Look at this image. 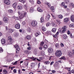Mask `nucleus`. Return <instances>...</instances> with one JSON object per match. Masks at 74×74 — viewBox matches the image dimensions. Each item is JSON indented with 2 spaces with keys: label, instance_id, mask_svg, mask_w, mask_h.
I'll return each mask as SVG.
<instances>
[{
  "label": "nucleus",
  "instance_id": "1",
  "mask_svg": "<svg viewBox=\"0 0 74 74\" xmlns=\"http://www.w3.org/2000/svg\"><path fill=\"white\" fill-rule=\"evenodd\" d=\"M18 13L19 15H20L19 16V18L20 19L23 18L24 17L26 16V12H25L24 11H23L21 13L20 12H18Z\"/></svg>",
  "mask_w": 74,
  "mask_h": 74
},
{
  "label": "nucleus",
  "instance_id": "2",
  "mask_svg": "<svg viewBox=\"0 0 74 74\" xmlns=\"http://www.w3.org/2000/svg\"><path fill=\"white\" fill-rule=\"evenodd\" d=\"M55 54L57 57H60L62 55V51L59 50H57Z\"/></svg>",
  "mask_w": 74,
  "mask_h": 74
},
{
  "label": "nucleus",
  "instance_id": "3",
  "mask_svg": "<svg viewBox=\"0 0 74 74\" xmlns=\"http://www.w3.org/2000/svg\"><path fill=\"white\" fill-rule=\"evenodd\" d=\"M14 47L16 50V53H18L19 51H20V48H19V47L17 45H16L14 46Z\"/></svg>",
  "mask_w": 74,
  "mask_h": 74
},
{
  "label": "nucleus",
  "instance_id": "4",
  "mask_svg": "<svg viewBox=\"0 0 74 74\" xmlns=\"http://www.w3.org/2000/svg\"><path fill=\"white\" fill-rule=\"evenodd\" d=\"M67 26H64L62 28V33H63L65 32V31L67 30Z\"/></svg>",
  "mask_w": 74,
  "mask_h": 74
},
{
  "label": "nucleus",
  "instance_id": "5",
  "mask_svg": "<svg viewBox=\"0 0 74 74\" xmlns=\"http://www.w3.org/2000/svg\"><path fill=\"white\" fill-rule=\"evenodd\" d=\"M32 24L33 26H36L37 24V22L36 21H33L32 22Z\"/></svg>",
  "mask_w": 74,
  "mask_h": 74
},
{
  "label": "nucleus",
  "instance_id": "6",
  "mask_svg": "<svg viewBox=\"0 0 74 74\" xmlns=\"http://www.w3.org/2000/svg\"><path fill=\"white\" fill-rule=\"evenodd\" d=\"M4 3L7 5H10V1L8 0H5L4 1Z\"/></svg>",
  "mask_w": 74,
  "mask_h": 74
},
{
  "label": "nucleus",
  "instance_id": "7",
  "mask_svg": "<svg viewBox=\"0 0 74 74\" xmlns=\"http://www.w3.org/2000/svg\"><path fill=\"white\" fill-rule=\"evenodd\" d=\"M20 26L21 25L19 24H17L15 25V28L16 29H19Z\"/></svg>",
  "mask_w": 74,
  "mask_h": 74
},
{
  "label": "nucleus",
  "instance_id": "8",
  "mask_svg": "<svg viewBox=\"0 0 74 74\" xmlns=\"http://www.w3.org/2000/svg\"><path fill=\"white\" fill-rule=\"evenodd\" d=\"M3 20L4 22H5V23H7L8 21V18L7 17H5L3 18Z\"/></svg>",
  "mask_w": 74,
  "mask_h": 74
},
{
  "label": "nucleus",
  "instance_id": "9",
  "mask_svg": "<svg viewBox=\"0 0 74 74\" xmlns=\"http://www.w3.org/2000/svg\"><path fill=\"white\" fill-rule=\"evenodd\" d=\"M48 51L49 53H52L53 51V50L52 48H49L48 49Z\"/></svg>",
  "mask_w": 74,
  "mask_h": 74
},
{
  "label": "nucleus",
  "instance_id": "10",
  "mask_svg": "<svg viewBox=\"0 0 74 74\" xmlns=\"http://www.w3.org/2000/svg\"><path fill=\"white\" fill-rule=\"evenodd\" d=\"M64 22H68L69 21V18H66L64 19Z\"/></svg>",
  "mask_w": 74,
  "mask_h": 74
},
{
  "label": "nucleus",
  "instance_id": "11",
  "mask_svg": "<svg viewBox=\"0 0 74 74\" xmlns=\"http://www.w3.org/2000/svg\"><path fill=\"white\" fill-rule=\"evenodd\" d=\"M1 42L2 44H5L6 42L5 41V40L4 39H2L1 40Z\"/></svg>",
  "mask_w": 74,
  "mask_h": 74
},
{
  "label": "nucleus",
  "instance_id": "12",
  "mask_svg": "<svg viewBox=\"0 0 74 74\" xmlns=\"http://www.w3.org/2000/svg\"><path fill=\"white\" fill-rule=\"evenodd\" d=\"M71 19L73 22H74V16L72 15L71 17Z\"/></svg>",
  "mask_w": 74,
  "mask_h": 74
},
{
  "label": "nucleus",
  "instance_id": "13",
  "mask_svg": "<svg viewBox=\"0 0 74 74\" xmlns=\"http://www.w3.org/2000/svg\"><path fill=\"white\" fill-rule=\"evenodd\" d=\"M68 55L70 57H72L73 56V53L69 51L68 53Z\"/></svg>",
  "mask_w": 74,
  "mask_h": 74
},
{
  "label": "nucleus",
  "instance_id": "14",
  "mask_svg": "<svg viewBox=\"0 0 74 74\" xmlns=\"http://www.w3.org/2000/svg\"><path fill=\"white\" fill-rule=\"evenodd\" d=\"M24 53L26 54H29L30 53V51L29 50H26L24 51Z\"/></svg>",
  "mask_w": 74,
  "mask_h": 74
},
{
  "label": "nucleus",
  "instance_id": "15",
  "mask_svg": "<svg viewBox=\"0 0 74 74\" xmlns=\"http://www.w3.org/2000/svg\"><path fill=\"white\" fill-rule=\"evenodd\" d=\"M16 4H17V3L15 2L12 5V7H13L14 8H16Z\"/></svg>",
  "mask_w": 74,
  "mask_h": 74
},
{
  "label": "nucleus",
  "instance_id": "16",
  "mask_svg": "<svg viewBox=\"0 0 74 74\" xmlns=\"http://www.w3.org/2000/svg\"><path fill=\"white\" fill-rule=\"evenodd\" d=\"M56 22L58 25H60L61 23V22L58 19H57L56 20Z\"/></svg>",
  "mask_w": 74,
  "mask_h": 74
},
{
  "label": "nucleus",
  "instance_id": "17",
  "mask_svg": "<svg viewBox=\"0 0 74 74\" xmlns=\"http://www.w3.org/2000/svg\"><path fill=\"white\" fill-rule=\"evenodd\" d=\"M25 38L27 39V40H30V39L31 38V37H30V36H26Z\"/></svg>",
  "mask_w": 74,
  "mask_h": 74
},
{
  "label": "nucleus",
  "instance_id": "18",
  "mask_svg": "<svg viewBox=\"0 0 74 74\" xmlns=\"http://www.w3.org/2000/svg\"><path fill=\"white\" fill-rule=\"evenodd\" d=\"M44 21V19L43 17H42L40 20V22L41 23H43Z\"/></svg>",
  "mask_w": 74,
  "mask_h": 74
},
{
  "label": "nucleus",
  "instance_id": "19",
  "mask_svg": "<svg viewBox=\"0 0 74 74\" xmlns=\"http://www.w3.org/2000/svg\"><path fill=\"white\" fill-rule=\"evenodd\" d=\"M27 30L28 32H30L31 31V28L29 27H27Z\"/></svg>",
  "mask_w": 74,
  "mask_h": 74
},
{
  "label": "nucleus",
  "instance_id": "20",
  "mask_svg": "<svg viewBox=\"0 0 74 74\" xmlns=\"http://www.w3.org/2000/svg\"><path fill=\"white\" fill-rule=\"evenodd\" d=\"M45 64L46 65H48V64H50V62L49 61H47L45 62Z\"/></svg>",
  "mask_w": 74,
  "mask_h": 74
},
{
  "label": "nucleus",
  "instance_id": "21",
  "mask_svg": "<svg viewBox=\"0 0 74 74\" xmlns=\"http://www.w3.org/2000/svg\"><path fill=\"white\" fill-rule=\"evenodd\" d=\"M17 8L19 10H21L22 8V7L21 5H18L17 6Z\"/></svg>",
  "mask_w": 74,
  "mask_h": 74
},
{
  "label": "nucleus",
  "instance_id": "22",
  "mask_svg": "<svg viewBox=\"0 0 74 74\" xmlns=\"http://www.w3.org/2000/svg\"><path fill=\"white\" fill-rule=\"evenodd\" d=\"M63 38L64 39H66L67 38V35L66 34H64L63 35Z\"/></svg>",
  "mask_w": 74,
  "mask_h": 74
},
{
  "label": "nucleus",
  "instance_id": "23",
  "mask_svg": "<svg viewBox=\"0 0 74 74\" xmlns=\"http://www.w3.org/2000/svg\"><path fill=\"white\" fill-rule=\"evenodd\" d=\"M50 18V15L49 14V15H47L46 18V20L47 21H49V18Z\"/></svg>",
  "mask_w": 74,
  "mask_h": 74
},
{
  "label": "nucleus",
  "instance_id": "24",
  "mask_svg": "<svg viewBox=\"0 0 74 74\" xmlns=\"http://www.w3.org/2000/svg\"><path fill=\"white\" fill-rule=\"evenodd\" d=\"M38 11L39 12H42V11H43L42 10H41V8H37Z\"/></svg>",
  "mask_w": 74,
  "mask_h": 74
},
{
  "label": "nucleus",
  "instance_id": "25",
  "mask_svg": "<svg viewBox=\"0 0 74 74\" xmlns=\"http://www.w3.org/2000/svg\"><path fill=\"white\" fill-rule=\"evenodd\" d=\"M51 11H52V12H54L55 11L54 10V8L52 6L51 7Z\"/></svg>",
  "mask_w": 74,
  "mask_h": 74
},
{
  "label": "nucleus",
  "instance_id": "26",
  "mask_svg": "<svg viewBox=\"0 0 74 74\" xmlns=\"http://www.w3.org/2000/svg\"><path fill=\"white\" fill-rule=\"evenodd\" d=\"M58 34H59V32H57L56 34L54 35H53V36L54 37H55V38H56V37H57V36L58 35Z\"/></svg>",
  "mask_w": 74,
  "mask_h": 74
},
{
  "label": "nucleus",
  "instance_id": "27",
  "mask_svg": "<svg viewBox=\"0 0 74 74\" xmlns=\"http://www.w3.org/2000/svg\"><path fill=\"white\" fill-rule=\"evenodd\" d=\"M7 71L6 70H4L3 71V74H7Z\"/></svg>",
  "mask_w": 74,
  "mask_h": 74
},
{
  "label": "nucleus",
  "instance_id": "28",
  "mask_svg": "<svg viewBox=\"0 0 74 74\" xmlns=\"http://www.w3.org/2000/svg\"><path fill=\"white\" fill-rule=\"evenodd\" d=\"M51 25L53 27H56V25L53 22L52 23Z\"/></svg>",
  "mask_w": 74,
  "mask_h": 74
},
{
  "label": "nucleus",
  "instance_id": "29",
  "mask_svg": "<svg viewBox=\"0 0 74 74\" xmlns=\"http://www.w3.org/2000/svg\"><path fill=\"white\" fill-rule=\"evenodd\" d=\"M69 27H74V24L73 23H71L69 25Z\"/></svg>",
  "mask_w": 74,
  "mask_h": 74
},
{
  "label": "nucleus",
  "instance_id": "30",
  "mask_svg": "<svg viewBox=\"0 0 74 74\" xmlns=\"http://www.w3.org/2000/svg\"><path fill=\"white\" fill-rule=\"evenodd\" d=\"M28 63H29V62H28V61H25L24 63L25 65V66H28Z\"/></svg>",
  "mask_w": 74,
  "mask_h": 74
},
{
  "label": "nucleus",
  "instance_id": "31",
  "mask_svg": "<svg viewBox=\"0 0 74 74\" xmlns=\"http://www.w3.org/2000/svg\"><path fill=\"white\" fill-rule=\"evenodd\" d=\"M31 66L32 68L34 67V63H31Z\"/></svg>",
  "mask_w": 74,
  "mask_h": 74
},
{
  "label": "nucleus",
  "instance_id": "32",
  "mask_svg": "<svg viewBox=\"0 0 74 74\" xmlns=\"http://www.w3.org/2000/svg\"><path fill=\"white\" fill-rule=\"evenodd\" d=\"M19 1L23 3H25L26 2V0H19Z\"/></svg>",
  "mask_w": 74,
  "mask_h": 74
},
{
  "label": "nucleus",
  "instance_id": "33",
  "mask_svg": "<svg viewBox=\"0 0 74 74\" xmlns=\"http://www.w3.org/2000/svg\"><path fill=\"white\" fill-rule=\"evenodd\" d=\"M34 10V9H33V8H30V12H33Z\"/></svg>",
  "mask_w": 74,
  "mask_h": 74
},
{
  "label": "nucleus",
  "instance_id": "34",
  "mask_svg": "<svg viewBox=\"0 0 74 74\" xmlns=\"http://www.w3.org/2000/svg\"><path fill=\"white\" fill-rule=\"evenodd\" d=\"M56 29L55 28H53L52 31L53 32H56Z\"/></svg>",
  "mask_w": 74,
  "mask_h": 74
},
{
  "label": "nucleus",
  "instance_id": "35",
  "mask_svg": "<svg viewBox=\"0 0 74 74\" xmlns=\"http://www.w3.org/2000/svg\"><path fill=\"white\" fill-rule=\"evenodd\" d=\"M14 35L16 37H17L18 36L19 34L16 33H15L14 34Z\"/></svg>",
  "mask_w": 74,
  "mask_h": 74
},
{
  "label": "nucleus",
  "instance_id": "36",
  "mask_svg": "<svg viewBox=\"0 0 74 74\" xmlns=\"http://www.w3.org/2000/svg\"><path fill=\"white\" fill-rule=\"evenodd\" d=\"M42 29L44 32H45L46 30V28L45 27H42Z\"/></svg>",
  "mask_w": 74,
  "mask_h": 74
},
{
  "label": "nucleus",
  "instance_id": "37",
  "mask_svg": "<svg viewBox=\"0 0 74 74\" xmlns=\"http://www.w3.org/2000/svg\"><path fill=\"white\" fill-rule=\"evenodd\" d=\"M58 17L59 18H60V19H62V18H63V16L62 15H59L58 16Z\"/></svg>",
  "mask_w": 74,
  "mask_h": 74
},
{
  "label": "nucleus",
  "instance_id": "38",
  "mask_svg": "<svg viewBox=\"0 0 74 74\" xmlns=\"http://www.w3.org/2000/svg\"><path fill=\"white\" fill-rule=\"evenodd\" d=\"M8 38V40L10 41H11L12 40V39L11 38V36H9Z\"/></svg>",
  "mask_w": 74,
  "mask_h": 74
},
{
  "label": "nucleus",
  "instance_id": "39",
  "mask_svg": "<svg viewBox=\"0 0 74 74\" xmlns=\"http://www.w3.org/2000/svg\"><path fill=\"white\" fill-rule=\"evenodd\" d=\"M50 25H51V23H47L46 24L47 26H49Z\"/></svg>",
  "mask_w": 74,
  "mask_h": 74
},
{
  "label": "nucleus",
  "instance_id": "40",
  "mask_svg": "<svg viewBox=\"0 0 74 74\" xmlns=\"http://www.w3.org/2000/svg\"><path fill=\"white\" fill-rule=\"evenodd\" d=\"M60 59H63V60H65L66 58H65V57L64 56H62L60 58Z\"/></svg>",
  "mask_w": 74,
  "mask_h": 74
},
{
  "label": "nucleus",
  "instance_id": "41",
  "mask_svg": "<svg viewBox=\"0 0 74 74\" xmlns=\"http://www.w3.org/2000/svg\"><path fill=\"white\" fill-rule=\"evenodd\" d=\"M56 47L57 48H58L59 46V44L58 43H57L55 45Z\"/></svg>",
  "mask_w": 74,
  "mask_h": 74
},
{
  "label": "nucleus",
  "instance_id": "42",
  "mask_svg": "<svg viewBox=\"0 0 74 74\" xmlns=\"http://www.w3.org/2000/svg\"><path fill=\"white\" fill-rule=\"evenodd\" d=\"M44 48L45 49H47V48H48V45H45L44 46Z\"/></svg>",
  "mask_w": 74,
  "mask_h": 74
},
{
  "label": "nucleus",
  "instance_id": "43",
  "mask_svg": "<svg viewBox=\"0 0 74 74\" xmlns=\"http://www.w3.org/2000/svg\"><path fill=\"white\" fill-rule=\"evenodd\" d=\"M8 31L9 33H12L13 32V31H12V30L11 29H9Z\"/></svg>",
  "mask_w": 74,
  "mask_h": 74
},
{
  "label": "nucleus",
  "instance_id": "44",
  "mask_svg": "<svg viewBox=\"0 0 74 74\" xmlns=\"http://www.w3.org/2000/svg\"><path fill=\"white\" fill-rule=\"evenodd\" d=\"M8 11L9 13H12L13 11L12 10H9Z\"/></svg>",
  "mask_w": 74,
  "mask_h": 74
},
{
  "label": "nucleus",
  "instance_id": "45",
  "mask_svg": "<svg viewBox=\"0 0 74 74\" xmlns=\"http://www.w3.org/2000/svg\"><path fill=\"white\" fill-rule=\"evenodd\" d=\"M37 60L38 61H39V62H40V61H41V58L40 57L39 58V59L37 58Z\"/></svg>",
  "mask_w": 74,
  "mask_h": 74
},
{
  "label": "nucleus",
  "instance_id": "46",
  "mask_svg": "<svg viewBox=\"0 0 74 74\" xmlns=\"http://www.w3.org/2000/svg\"><path fill=\"white\" fill-rule=\"evenodd\" d=\"M17 63H18V61H16L13 64V65H16L17 64Z\"/></svg>",
  "mask_w": 74,
  "mask_h": 74
},
{
  "label": "nucleus",
  "instance_id": "47",
  "mask_svg": "<svg viewBox=\"0 0 74 74\" xmlns=\"http://www.w3.org/2000/svg\"><path fill=\"white\" fill-rule=\"evenodd\" d=\"M3 51V49L1 48H0V52L1 53Z\"/></svg>",
  "mask_w": 74,
  "mask_h": 74
},
{
  "label": "nucleus",
  "instance_id": "48",
  "mask_svg": "<svg viewBox=\"0 0 74 74\" xmlns=\"http://www.w3.org/2000/svg\"><path fill=\"white\" fill-rule=\"evenodd\" d=\"M24 8L25 10H27V6H26V5H24Z\"/></svg>",
  "mask_w": 74,
  "mask_h": 74
},
{
  "label": "nucleus",
  "instance_id": "49",
  "mask_svg": "<svg viewBox=\"0 0 74 74\" xmlns=\"http://www.w3.org/2000/svg\"><path fill=\"white\" fill-rule=\"evenodd\" d=\"M44 44V42H42L40 43V45L41 46H43V45Z\"/></svg>",
  "mask_w": 74,
  "mask_h": 74
},
{
  "label": "nucleus",
  "instance_id": "50",
  "mask_svg": "<svg viewBox=\"0 0 74 74\" xmlns=\"http://www.w3.org/2000/svg\"><path fill=\"white\" fill-rule=\"evenodd\" d=\"M56 66H59V62H56Z\"/></svg>",
  "mask_w": 74,
  "mask_h": 74
},
{
  "label": "nucleus",
  "instance_id": "51",
  "mask_svg": "<svg viewBox=\"0 0 74 74\" xmlns=\"http://www.w3.org/2000/svg\"><path fill=\"white\" fill-rule=\"evenodd\" d=\"M66 69H67L68 71H70L71 70L70 68H66Z\"/></svg>",
  "mask_w": 74,
  "mask_h": 74
},
{
  "label": "nucleus",
  "instance_id": "52",
  "mask_svg": "<svg viewBox=\"0 0 74 74\" xmlns=\"http://www.w3.org/2000/svg\"><path fill=\"white\" fill-rule=\"evenodd\" d=\"M65 2L66 3H69V0H65Z\"/></svg>",
  "mask_w": 74,
  "mask_h": 74
},
{
  "label": "nucleus",
  "instance_id": "53",
  "mask_svg": "<svg viewBox=\"0 0 74 74\" xmlns=\"http://www.w3.org/2000/svg\"><path fill=\"white\" fill-rule=\"evenodd\" d=\"M18 74H22V72H21V70H18Z\"/></svg>",
  "mask_w": 74,
  "mask_h": 74
},
{
  "label": "nucleus",
  "instance_id": "54",
  "mask_svg": "<svg viewBox=\"0 0 74 74\" xmlns=\"http://www.w3.org/2000/svg\"><path fill=\"white\" fill-rule=\"evenodd\" d=\"M64 2H63L62 3H61L62 6H64Z\"/></svg>",
  "mask_w": 74,
  "mask_h": 74
},
{
  "label": "nucleus",
  "instance_id": "55",
  "mask_svg": "<svg viewBox=\"0 0 74 74\" xmlns=\"http://www.w3.org/2000/svg\"><path fill=\"white\" fill-rule=\"evenodd\" d=\"M34 54H35V55H36V54H37V51L35 50L34 51Z\"/></svg>",
  "mask_w": 74,
  "mask_h": 74
},
{
  "label": "nucleus",
  "instance_id": "56",
  "mask_svg": "<svg viewBox=\"0 0 74 74\" xmlns=\"http://www.w3.org/2000/svg\"><path fill=\"white\" fill-rule=\"evenodd\" d=\"M44 51H42L41 52V54H42V55L43 56V55H44Z\"/></svg>",
  "mask_w": 74,
  "mask_h": 74
},
{
  "label": "nucleus",
  "instance_id": "57",
  "mask_svg": "<svg viewBox=\"0 0 74 74\" xmlns=\"http://www.w3.org/2000/svg\"><path fill=\"white\" fill-rule=\"evenodd\" d=\"M13 72L14 73H16V69H14L13 70Z\"/></svg>",
  "mask_w": 74,
  "mask_h": 74
},
{
  "label": "nucleus",
  "instance_id": "58",
  "mask_svg": "<svg viewBox=\"0 0 74 74\" xmlns=\"http://www.w3.org/2000/svg\"><path fill=\"white\" fill-rule=\"evenodd\" d=\"M67 33L68 34H70V32L69 30H68V31L67 32Z\"/></svg>",
  "mask_w": 74,
  "mask_h": 74
},
{
  "label": "nucleus",
  "instance_id": "59",
  "mask_svg": "<svg viewBox=\"0 0 74 74\" xmlns=\"http://www.w3.org/2000/svg\"><path fill=\"white\" fill-rule=\"evenodd\" d=\"M70 5H71V6H72L73 7L74 6V4H73V3H70Z\"/></svg>",
  "mask_w": 74,
  "mask_h": 74
},
{
  "label": "nucleus",
  "instance_id": "60",
  "mask_svg": "<svg viewBox=\"0 0 74 74\" xmlns=\"http://www.w3.org/2000/svg\"><path fill=\"white\" fill-rule=\"evenodd\" d=\"M47 5H48V6H49V7H51V4H50V3H48Z\"/></svg>",
  "mask_w": 74,
  "mask_h": 74
},
{
  "label": "nucleus",
  "instance_id": "61",
  "mask_svg": "<svg viewBox=\"0 0 74 74\" xmlns=\"http://www.w3.org/2000/svg\"><path fill=\"white\" fill-rule=\"evenodd\" d=\"M53 63H54V62L53 61H52V62H51L50 63L51 66V65H52V64H53Z\"/></svg>",
  "mask_w": 74,
  "mask_h": 74
},
{
  "label": "nucleus",
  "instance_id": "62",
  "mask_svg": "<svg viewBox=\"0 0 74 74\" xmlns=\"http://www.w3.org/2000/svg\"><path fill=\"white\" fill-rule=\"evenodd\" d=\"M27 49L28 50H30L31 49V48L30 47H27Z\"/></svg>",
  "mask_w": 74,
  "mask_h": 74
},
{
  "label": "nucleus",
  "instance_id": "63",
  "mask_svg": "<svg viewBox=\"0 0 74 74\" xmlns=\"http://www.w3.org/2000/svg\"><path fill=\"white\" fill-rule=\"evenodd\" d=\"M60 45L61 47H64V44L63 43H61Z\"/></svg>",
  "mask_w": 74,
  "mask_h": 74
},
{
  "label": "nucleus",
  "instance_id": "64",
  "mask_svg": "<svg viewBox=\"0 0 74 74\" xmlns=\"http://www.w3.org/2000/svg\"><path fill=\"white\" fill-rule=\"evenodd\" d=\"M71 73H73L74 74V70H72L71 71Z\"/></svg>",
  "mask_w": 74,
  "mask_h": 74
}]
</instances>
